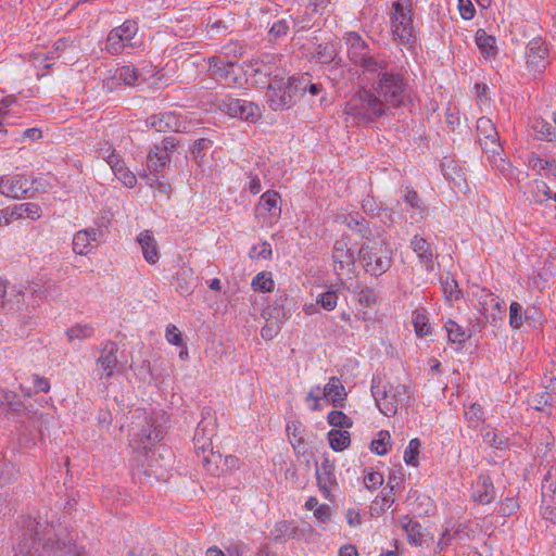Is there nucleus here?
<instances>
[{
  "mask_svg": "<svg viewBox=\"0 0 556 556\" xmlns=\"http://www.w3.org/2000/svg\"><path fill=\"white\" fill-rule=\"evenodd\" d=\"M37 544H41L52 556H86L75 544L68 529L61 522L28 517L24 520L23 538L15 548L14 556H41Z\"/></svg>",
  "mask_w": 556,
  "mask_h": 556,
  "instance_id": "1",
  "label": "nucleus"
},
{
  "mask_svg": "<svg viewBox=\"0 0 556 556\" xmlns=\"http://www.w3.org/2000/svg\"><path fill=\"white\" fill-rule=\"evenodd\" d=\"M267 62L261 61L255 72L271 77L267 87L266 100L273 111H283L291 108L298 97L305 93L308 75L285 77L281 70L273 68L276 56H267Z\"/></svg>",
  "mask_w": 556,
  "mask_h": 556,
  "instance_id": "2",
  "label": "nucleus"
},
{
  "mask_svg": "<svg viewBox=\"0 0 556 556\" xmlns=\"http://www.w3.org/2000/svg\"><path fill=\"white\" fill-rule=\"evenodd\" d=\"M386 113V102L370 89H361L344 106L345 122L352 125L371 123Z\"/></svg>",
  "mask_w": 556,
  "mask_h": 556,
  "instance_id": "3",
  "label": "nucleus"
},
{
  "mask_svg": "<svg viewBox=\"0 0 556 556\" xmlns=\"http://www.w3.org/2000/svg\"><path fill=\"white\" fill-rule=\"evenodd\" d=\"M371 393L379 410L388 417L395 415L412 401L410 387L405 383L388 382L381 387V380L374 378Z\"/></svg>",
  "mask_w": 556,
  "mask_h": 556,
  "instance_id": "4",
  "label": "nucleus"
},
{
  "mask_svg": "<svg viewBox=\"0 0 556 556\" xmlns=\"http://www.w3.org/2000/svg\"><path fill=\"white\" fill-rule=\"evenodd\" d=\"M358 256L366 273L371 276H381L391 267L392 250L382 239L364 242Z\"/></svg>",
  "mask_w": 556,
  "mask_h": 556,
  "instance_id": "5",
  "label": "nucleus"
},
{
  "mask_svg": "<svg viewBox=\"0 0 556 556\" xmlns=\"http://www.w3.org/2000/svg\"><path fill=\"white\" fill-rule=\"evenodd\" d=\"M215 433V422L211 419H202L197 427L193 438L194 450L200 457L202 454V463L206 470L213 476H220L219 469L222 455L213 452L212 437Z\"/></svg>",
  "mask_w": 556,
  "mask_h": 556,
  "instance_id": "6",
  "label": "nucleus"
},
{
  "mask_svg": "<svg viewBox=\"0 0 556 556\" xmlns=\"http://www.w3.org/2000/svg\"><path fill=\"white\" fill-rule=\"evenodd\" d=\"M478 141L481 149L488 155L493 166L502 173L507 169L508 163L502 159V146L500 143L498 132L493 122L489 117H480L477 121Z\"/></svg>",
  "mask_w": 556,
  "mask_h": 556,
  "instance_id": "7",
  "label": "nucleus"
},
{
  "mask_svg": "<svg viewBox=\"0 0 556 556\" xmlns=\"http://www.w3.org/2000/svg\"><path fill=\"white\" fill-rule=\"evenodd\" d=\"M376 94L386 102V109L404 104L407 98V85L396 73L384 74L374 87Z\"/></svg>",
  "mask_w": 556,
  "mask_h": 556,
  "instance_id": "8",
  "label": "nucleus"
},
{
  "mask_svg": "<svg viewBox=\"0 0 556 556\" xmlns=\"http://www.w3.org/2000/svg\"><path fill=\"white\" fill-rule=\"evenodd\" d=\"M391 29L395 40L408 45L415 38L410 0H396L393 3Z\"/></svg>",
  "mask_w": 556,
  "mask_h": 556,
  "instance_id": "9",
  "label": "nucleus"
},
{
  "mask_svg": "<svg viewBox=\"0 0 556 556\" xmlns=\"http://www.w3.org/2000/svg\"><path fill=\"white\" fill-rule=\"evenodd\" d=\"M135 477L141 483L152 484L153 482L166 481L168 478L166 466L155 451L149 450L144 453V459L137 467Z\"/></svg>",
  "mask_w": 556,
  "mask_h": 556,
  "instance_id": "10",
  "label": "nucleus"
},
{
  "mask_svg": "<svg viewBox=\"0 0 556 556\" xmlns=\"http://www.w3.org/2000/svg\"><path fill=\"white\" fill-rule=\"evenodd\" d=\"M218 109L230 117L250 123H255L262 115L257 104L241 99L224 100L218 104Z\"/></svg>",
  "mask_w": 556,
  "mask_h": 556,
  "instance_id": "11",
  "label": "nucleus"
},
{
  "mask_svg": "<svg viewBox=\"0 0 556 556\" xmlns=\"http://www.w3.org/2000/svg\"><path fill=\"white\" fill-rule=\"evenodd\" d=\"M31 189V184L23 175L0 177V193L12 199H22Z\"/></svg>",
  "mask_w": 556,
  "mask_h": 556,
  "instance_id": "12",
  "label": "nucleus"
},
{
  "mask_svg": "<svg viewBox=\"0 0 556 556\" xmlns=\"http://www.w3.org/2000/svg\"><path fill=\"white\" fill-rule=\"evenodd\" d=\"M117 350V345L113 342L106 343L102 349L97 359V371L101 379H108L113 376L114 368L118 362L116 356Z\"/></svg>",
  "mask_w": 556,
  "mask_h": 556,
  "instance_id": "13",
  "label": "nucleus"
},
{
  "mask_svg": "<svg viewBox=\"0 0 556 556\" xmlns=\"http://www.w3.org/2000/svg\"><path fill=\"white\" fill-rule=\"evenodd\" d=\"M4 215L7 216V225L21 218L37 220L41 216V208L37 203L27 202L5 207Z\"/></svg>",
  "mask_w": 556,
  "mask_h": 556,
  "instance_id": "14",
  "label": "nucleus"
},
{
  "mask_svg": "<svg viewBox=\"0 0 556 556\" xmlns=\"http://www.w3.org/2000/svg\"><path fill=\"white\" fill-rule=\"evenodd\" d=\"M481 312L486 318V320H491V323L496 326L498 323L503 321L505 317V303L500 300V298L494 294H486L484 300L480 302Z\"/></svg>",
  "mask_w": 556,
  "mask_h": 556,
  "instance_id": "15",
  "label": "nucleus"
},
{
  "mask_svg": "<svg viewBox=\"0 0 556 556\" xmlns=\"http://www.w3.org/2000/svg\"><path fill=\"white\" fill-rule=\"evenodd\" d=\"M547 49L540 38H535L528 43V66L533 72H541L546 64Z\"/></svg>",
  "mask_w": 556,
  "mask_h": 556,
  "instance_id": "16",
  "label": "nucleus"
},
{
  "mask_svg": "<svg viewBox=\"0 0 556 556\" xmlns=\"http://www.w3.org/2000/svg\"><path fill=\"white\" fill-rule=\"evenodd\" d=\"M356 65L363 70V75L367 80L380 79L384 74H388V64L383 59L368 54L363 61Z\"/></svg>",
  "mask_w": 556,
  "mask_h": 556,
  "instance_id": "17",
  "label": "nucleus"
},
{
  "mask_svg": "<svg viewBox=\"0 0 556 556\" xmlns=\"http://www.w3.org/2000/svg\"><path fill=\"white\" fill-rule=\"evenodd\" d=\"M137 242L139 243L142 255L149 264H156L160 260V251L157 247V241L154 238L151 230H143L137 237Z\"/></svg>",
  "mask_w": 556,
  "mask_h": 556,
  "instance_id": "18",
  "label": "nucleus"
},
{
  "mask_svg": "<svg viewBox=\"0 0 556 556\" xmlns=\"http://www.w3.org/2000/svg\"><path fill=\"white\" fill-rule=\"evenodd\" d=\"M138 79V72L130 65H124L116 70L112 77L103 80L104 87L109 91H113L117 86L118 81H122L126 86H135Z\"/></svg>",
  "mask_w": 556,
  "mask_h": 556,
  "instance_id": "19",
  "label": "nucleus"
},
{
  "mask_svg": "<svg viewBox=\"0 0 556 556\" xmlns=\"http://www.w3.org/2000/svg\"><path fill=\"white\" fill-rule=\"evenodd\" d=\"M323 399L328 400L334 407H342L346 397L344 386L338 377H330L323 388Z\"/></svg>",
  "mask_w": 556,
  "mask_h": 556,
  "instance_id": "20",
  "label": "nucleus"
},
{
  "mask_svg": "<svg viewBox=\"0 0 556 556\" xmlns=\"http://www.w3.org/2000/svg\"><path fill=\"white\" fill-rule=\"evenodd\" d=\"M334 270L339 271L350 268L355 263L354 253L349 249L346 242L336 241L332 252Z\"/></svg>",
  "mask_w": 556,
  "mask_h": 556,
  "instance_id": "21",
  "label": "nucleus"
},
{
  "mask_svg": "<svg viewBox=\"0 0 556 556\" xmlns=\"http://www.w3.org/2000/svg\"><path fill=\"white\" fill-rule=\"evenodd\" d=\"M101 236V231L97 228L79 230L73 238V250L79 255H86L92 241H97Z\"/></svg>",
  "mask_w": 556,
  "mask_h": 556,
  "instance_id": "22",
  "label": "nucleus"
},
{
  "mask_svg": "<svg viewBox=\"0 0 556 556\" xmlns=\"http://www.w3.org/2000/svg\"><path fill=\"white\" fill-rule=\"evenodd\" d=\"M346 43L349 46V56L355 65L370 54L366 42L356 33L348 34Z\"/></svg>",
  "mask_w": 556,
  "mask_h": 556,
  "instance_id": "23",
  "label": "nucleus"
},
{
  "mask_svg": "<svg viewBox=\"0 0 556 556\" xmlns=\"http://www.w3.org/2000/svg\"><path fill=\"white\" fill-rule=\"evenodd\" d=\"M333 470L334 466L329 459H325L316 469L318 485L326 495L329 494L331 485L336 482Z\"/></svg>",
  "mask_w": 556,
  "mask_h": 556,
  "instance_id": "24",
  "label": "nucleus"
},
{
  "mask_svg": "<svg viewBox=\"0 0 556 556\" xmlns=\"http://www.w3.org/2000/svg\"><path fill=\"white\" fill-rule=\"evenodd\" d=\"M410 245L427 269L433 270V253L430 244L424 238L415 236L410 241Z\"/></svg>",
  "mask_w": 556,
  "mask_h": 556,
  "instance_id": "25",
  "label": "nucleus"
},
{
  "mask_svg": "<svg viewBox=\"0 0 556 556\" xmlns=\"http://www.w3.org/2000/svg\"><path fill=\"white\" fill-rule=\"evenodd\" d=\"M472 497L481 504H488L494 498V488L489 476L479 477Z\"/></svg>",
  "mask_w": 556,
  "mask_h": 556,
  "instance_id": "26",
  "label": "nucleus"
},
{
  "mask_svg": "<svg viewBox=\"0 0 556 556\" xmlns=\"http://www.w3.org/2000/svg\"><path fill=\"white\" fill-rule=\"evenodd\" d=\"M148 429H142L140 433V440L143 448L149 451V446L154 445L163 439L164 431L161 426L155 425L152 419L148 420Z\"/></svg>",
  "mask_w": 556,
  "mask_h": 556,
  "instance_id": "27",
  "label": "nucleus"
},
{
  "mask_svg": "<svg viewBox=\"0 0 556 556\" xmlns=\"http://www.w3.org/2000/svg\"><path fill=\"white\" fill-rule=\"evenodd\" d=\"M279 194L276 191H267L261 197L257 210H264L274 218L280 216L281 208L278 206Z\"/></svg>",
  "mask_w": 556,
  "mask_h": 556,
  "instance_id": "28",
  "label": "nucleus"
},
{
  "mask_svg": "<svg viewBox=\"0 0 556 556\" xmlns=\"http://www.w3.org/2000/svg\"><path fill=\"white\" fill-rule=\"evenodd\" d=\"M476 43L481 53L485 56H493L496 53L495 38L486 34L484 29H478L475 36Z\"/></svg>",
  "mask_w": 556,
  "mask_h": 556,
  "instance_id": "29",
  "label": "nucleus"
},
{
  "mask_svg": "<svg viewBox=\"0 0 556 556\" xmlns=\"http://www.w3.org/2000/svg\"><path fill=\"white\" fill-rule=\"evenodd\" d=\"M529 405L538 410L544 413L547 417L553 415L552 395L546 392H540L529 400Z\"/></svg>",
  "mask_w": 556,
  "mask_h": 556,
  "instance_id": "30",
  "label": "nucleus"
},
{
  "mask_svg": "<svg viewBox=\"0 0 556 556\" xmlns=\"http://www.w3.org/2000/svg\"><path fill=\"white\" fill-rule=\"evenodd\" d=\"M168 161V153H166L164 150H161L160 146H154V148L148 154L147 165L150 170L159 172L165 167Z\"/></svg>",
  "mask_w": 556,
  "mask_h": 556,
  "instance_id": "31",
  "label": "nucleus"
},
{
  "mask_svg": "<svg viewBox=\"0 0 556 556\" xmlns=\"http://www.w3.org/2000/svg\"><path fill=\"white\" fill-rule=\"evenodd\" d=\"M328 438L330 446L337 452L345 450L351 443L350 433L342 429L331 430L328 433Z\"/></svg>",
  "mask_w": 556,
  "mask_h": 556,
  "instance_id": "32",
  "label": "nucleus"
},
{
  "mask_svg": "<svg viewBox=\"0 0 556 556\" xmlns=\"http://www.w3.org/2000/svg\"><path fill=\"white\" fill-rule=\"evenodd\" d=\"M441 286L443 294L448 302L457 301L460 298L462 291L458 288L457 281L448 275L441 278Z\"/></svg>",
  "mask_w": 556,
  "mask_h": 556,
  "instance_id": "33",
  "label": "nucleus"
},
{
  "mask_svg": "<svg viewBox=\"0 0 556 556\" xmlns=\"http://www.w3.org/2000/svg\"><path fill=\"white\" fill-rule=\"evenodd\" d=\"M445 329L447 331L448 340L453 343L462 344L469 338L466 330L451 319L445 323Z\"/></svg>",
  "mask_w": 556,
  "mask_h": 556,
  "instance_id": "34",
  "label": "nucleus"
},
{
  "mask_svg": "<svg viewBox=\"0 0 556 556\" xmlns=\"http://www.w3.org/2000/svg\"><path fill=\"white\" fill-rule=\"evenodd\" d=\"M116 29L127 46H130V47L137 46V42H131V40L134 39L135 35L138 31V26H137L136 22L126 21L123 25H121L119 27H116Z\"/></svg>",
  "mask_w": 556,
  "mask_h": 556,
  "instance_id": "35",
  "label": "nucleus"
},
{
  "mask_svg": "<svg viewBox=\"0 0 556 556\" xmlns=\"http://www.w3.org/2000/svg\"><path fill=\"white\" fill-rule=\"evenodd\" d=\"M252 288L255 291L270 292L274 289V280L268 273H260L252 280Z\"/></svg>",
  "mask_w": 556,
  "mask_h": 556,
  "instance_id": "36",
  "label": "nucleus"
},
{
  "mask_svg": "<svg viewBox=\"0 0 556 556\" xmlns=\"http://www.w3.org/2000/svg\"><path fill=\"white\" fill-rule=\"evenodd\" d=\"M127 45L124 42L123 38L121 37L119 33L116 28L112 29L108 36L106 40V50L111 54H117L119 53Z\"/></svg>",
  "mask_w": 556,
  "mask_h": 556,
  "instance_id": "37",
  "label": "nucleus"
},
{
  "mask_svg": "<svg viewBox=\"0 0 556 556\" xmlns=\"http://www.w3.org/2000/svg\"><path fill=\"white\" fill-rule=\"evenodd\" d=\"M174 119V115L170 113L153 115L149 118V125L157 131H166L172 128L170 122Z\"/></svg>",
  "mask_w": 556,
  "mask_h": 556,
  "instance_id": "38",
  "label": "nucleus"
},
{
  "mask_svg": "<svg viewBox=\"0 0 556 556\" xmlns=\"http://www.w3.org/2000/svg\"><path fill=\"white\" fill-rule=\"evenodd\" d=\"M390 445V433L388 431H380L378 438L370 443V450L378 455H384Z\"/></svg>",
  "mask_w": 556,
  "mask_h": 556,
  "instance_id": "39",
  "label": "nucleus"
},
{
  "mask_svg": "<svg viewBox=\"0 0 556 556\" xmlns=\"http://www.w3.org/2000/svg\"><path fill=\"white\" fill-rule=\"evenodd\" d=\"M531 127L541 140L548 139L553 135V126L542 118L533 119Z\"/></svg>",
  "mask_w": 556,
  "mask_h": 556,
  "instance_id": "40",
  "label": "nucleus"
},
{
  "mask_svg": "<svg viewBox=\"0 0 556 556\" xmlns=\"http://www.w3.org/2000/svg\"><path fill=\"white\" fill-rule=\"evenodd\" d=\"M93 328L90 325H76L66 331L68 340H81L91 337Z\"/></svg>",
  "mask_w": 556,
  "mask_h": 556,
  "instance_id": "41",
  "label": "nucleus"
},
{
  "mask_svg": "<svg viewBox=\"0 0 556 556\" xmlns=\"http://www.w3.org/2000/svg\"><path fill=\"white\" fill-rule=\"evenodd\" d=\"M328 422L332 427L351 428L353 421L341 410H332L328 415Z\"/></svg>",
  "mask_w": 556,
  "mask_h": 556,
  "instance_id": "42",
  "label": "nucleus"
},
{
  "mask_svg": "<svg viewBox=\"0 0 556 556\" xmlns=\"http://www.w3.org/2000/svg\"><path fill=\"white\" fill-rule=\"evenodd\" d=\"M419 448H420V441L418 439H413L409 441V444L404 452V460L407 465H412V466L418 465Z\"/></svg>",
  "mask_w": 556,
  "mask_h": 556,
  "instance_id": "43",
  "label": "nucleus"
},
{
  "mask_svg": "<svg viewBox=\"0 0 556 556\" xmlns=\"http://www.w3.org/2000/svg\"><path fill=\"white\" fill-rule=\"evenodd\" d=\"M413 324L418 336H427L430 332V326L424 313L415 311L413 314Z\"/></svg>",
  "mask_w": 556,
  "mask_h": 556,
  "instance_id": "44",
  "label": "nucleus"
},
{
  "mask_svg": "<svg viewBox=\"0 0 556 556\" xmlns=\"http://www.w3.org/2000/svg\"><path fill=\"white\" fill-rule=\"evenodd\" d=\"M287 432H288L290 442L294 448L304 443V439L302 435L303 427L300 422H292L291 425H288Z\"/></svg>",
  "mask_w": 556,
  "mask_h": 556,
  "instance_id": "45",
  "label": "nucleus"
},
{
  "mask_svg": "<svg viewBox=\"0 0 556 556\" xmlns=\"http://www.w3.org/2000/svg\"><path fill=\"white\" fill-rule=\"evenodd\" d=\"M317 59L320 63H330L337 55V49L333 43H327L324 47L319 46L316 51Z\"/></svg>",
  "mask_w": 556,
  "mask_h": 556,
  "instance_id": "46",
  "label": "nucleus"
},
{
  "mask_svg": "<svg viewBox=\"0 0 556 556\" xmlns=\"http://www.w3.org/2000/svg\"><path fill=\"white\" fill-rule=\"evenodd\" d=\"M271 247L266 241L262 242L260 245H254L249 253L250 257L255 260H269L271 258Z\"/></svg>",
  "mask_w": 556,
  "mask_h": 556,
  "instance_id": "47",
  "label": "nucleus"
},
{
  "mask_svg": "<svg viewBox=\"0 0 556 556\" xmlns=\"http://www.w3.org/2000/svg\"><path fill=\"white\" fill-rule=\"evenodd\" d=\"M337 302V292L332 290L326 291L317 296V303H319L327 311L334 309Z\"/></svg>",
  "mask_w": 556,
  "mask_h": 556,
  "instance_id": "48",
  "label": "nucleus"
},
{
  "mask_svg": "<svg viewBox=\"0 0 556 556\" xmlns=\"http://www.w3.org/2000/svg\"><path fill=\"white\" fill-rule=\"evenodd\" d=\"M531 192L536 202H544L549 199V188L543 180H535L534 188Z\"/></svg>",
  "mask_w": 556,
  "mask_h": 556,
  "instance_id": "49",
  "label": "nucleus"
},
{
  "mask_svg": "<svg viewBox=\"0 0 556 556\" xmlns=\"http://www.w3.org/2000/svg\"><path fill=\"white\" fill-rule=\"evenodd\" d=\"M465 417L471 424L478 425L483 418V410L480 404L472 403L468 409L465 410Z\"/></svg>",
  "mask_w": 556,
  "mask_h": 556,
  "instance_id": "50",
  "label": "nucleus"
},
{
  "mask_svg": "<svg viewBox=\"0 0 556 556\" xmlns=\"http://www.w3.org/2000/svg\"><path fill=\"white\" fill-rule=\"evenodd\" d=\"M116 178L123 182L124 186L128 188H132L136 182L137 178L134 173H131L126 166L123 168H119L116 173H114Z\"/></svg>",
  "mask_w": 556,
  "mask_h": 556,
  "instance_id": "51",
  "label": "nucleus"
},
{
  "mask_svg": "<svg viewBox=\"0 0 556 556\" xmlns=\"http://www.w3.org/2000/svg\"><path fill=\"white\" fill-rule=\"evenodd\" d=\"M520 305L517 302H513L509 307V324L514 329H518L521 326V317H519Z\"/></svg>",
  "mask_w": 556,
  "mask_h": 556,
  "instance_id": "52",
  "label": "nucleus"
},
{
  "mask_svg": "<svg viewBox=\"0 0 556 556\" xmlns=\"http://www.w3.org/2000/svg\"><path fill=\"white\" fill-rule=\"evenodd\" d=\"M365 485L368 489H377L383 483V477L379 472H369L365 476Z\"/></svg>",
  "mask_w": 556,
  "mask_h": 556,
  "instance_id": "53",
  "label": "nucleus"
},
{
  "mask_svg": "<svg viewBox=\"0 0 556 556\" xmlns=\"http://www.w3.org/2000/svg\"><path fill=\"white\" fill-rule=\"evenodd\" d=\"M166 339L170 344L181 345L182 337L178 328L174 325L168 326L166 329Z\"/></svg>",
  "mask_w": 556,
  "mask_h": 556,
  "instance_id": "54",
  "label": "nucleus"
},
{
  "mask_svg": "<svg viewBox=\"0 0 556 556\" xmlns=\"http://www.w3.org/2000/svg\"><path fill=\"white\" fill-rule=\"evenodd\" d=\"M357 300L361 304L370 306L376 302V294L369 288H363L358 293Z\"/></svg>",
  "mask_w": 556,
  "mask_h": 556,
  "instance_id": "55",
  "label": "nucleus"
},
{
  "mask_svg": "<svg viewBox=\"0 0 556 556\" xmlns=\"http://www.w3.org/2000/svg\"><path fill=\"white\" fill-rule=\"evenodd\" d=\"M404 202L410 208H416L420 212L422 211V207L419 205V197L414 190L407 189L406 193L404 194Z\"/></svg>",
  "mask_w": 556,
  "mask_h": 556,
  "instance_id": "56",
  "label": "nucleus"
},
{
  "mask_svg": "<svg viewBox=\"0 0 556 556\" xmlns=\"http://www.w3.org/2000/svg\"><path fill=\"white\" fill-rule=\"evenodd\" d=\"M106 163L110 165L114 173L119 170V168L125 167L123 159L115 152V150L111 151L110 156H108Z\"/></svg>",
  "mask_w": 556,
  "mask_h": 556,
  "instance_id": "57",
  "label": "nucleus"
},
{
  "mask_svg": "<svg viewBox=\"0 0 556 556\" xmlns=\"http://www.w3.org/2000/svg\"><path fill=\"white\" fill-rule=\"evenodd\" d=\"M210 70L212 71L214 76L224 77L226 74L224 73L222 66L224 62L218 56H212L208 59Z\"/></svg>",
  "mask_w": 556,
  "mask_h": 556,
  "instance_id": "58",
  "label": "nucleus"
},
{
  "mask_svg": "<svg viewBox=\"0 0 556 556\" xmlns=\"http://www.w3.org/2000/svg\"><path fill=\"white\" fill-rule=\"evenodd\" d=\"M314 516L319 521L327 522L331 518V509L328 505L323 504L315 509Z\"/></svg>",
  "mask_w": 556,
  "mask_h": 556,
  "instance_id": "59",
  "label": "nucleus"
},
{
  "mask_svg": "<svg viewBox=\"0 0 556 556\" xmlns=\"http://www.w3.org/2000/svg\"><path fill=\"white\" fill-rule=\"evenodd\" d=\"M289 30V25L286 21H278L276 22L269 33L274 36V37H281V36H285L287 35Z\"/></svg>",
  "mask_w": 556,
  "mask_h": 556,
  "instance_id": "60",
  "label": "nucleus"
},
{
  "mask_svg": "<svg viewBox=\"0 0 556 556\" xmlns=\"http://www.w3.org/2000/svg\"><path fill=\"white\" fill-rule=\"evenodd\" d=\"M556 273V256H549L544 263V267L540 275L547 278Z\"/></svg>",
  "mask_w": 556,
  "mask_h": 556,
  "instance_id": "61",
  "label": "nucleus"
},
{
  "mask_svg": "<svg viewBox=\"0 0 556 556\" xmlns=\"http://www.w3.org/2000/svg\"><path fill=\"white\" fill-rule=\"evenodd\" d=\"M211 144H212V141L206 138H201L199 140H197L192 148V154L194 155L195 159H198L200 156V153L202 151L208 149L211 147Z\"/></svg>",
  "mask_w": 556,
  "mask_h": 556,
  "instance_id": "62",
  "label": "nucleus"
},
{
  "mask_svg": "<svg viewBox=\"0 0 556 556\" xmlns=\"http://www.w3.org/2000/svg\"><path fill=\"white\" fill-rule=\"evenodd\" d=\"M34 388L36 392H48L50 390L49 381L38 375L33 376Z\"/></svg>",
  "mask_w": 556,
  "mask_h": 556,
  "instance_id": "63",
  "label": "nucleus"
},
{
  "mask_svg": "<svg viewBox=\"0 0 556 556\" xmlns=\"http://www.w3.org/2000/svg\"><path fill=\"white\" fill-rule=\"evenodd\" d=\"M530 164H531L532 168L538 172L547 170V173H548L552 170V164L548 161H545L541 157H532L530 160Z\"/></svg>",
  "mask_w": 556,
  "mask_h": 556,
  "instance_id": "64",
  "label": "nucleus"
}]
</instances>
